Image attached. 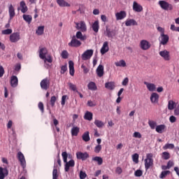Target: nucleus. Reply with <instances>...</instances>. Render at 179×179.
I'll return each mask as SVG.
<instances>
[{"label": "nucleus", "mask_w": 179, "mask_h": 179, "mask_svg": "<svg viewBox=\"0 0 179 179\" xmlns=\"http://www.w3.org/2000/svg\"><path fill=\"white\" fill-rule=\"evenodd\" d=\"M93 52L94 50L90 49V50H87L85 52H84L81 56V58L83 61H87V59H90L92 57H93Z\"/></svg>", "instance_id": "423d86ee"}, {"label": "nucleus", "mask_w": 179, "mask_h": 179, "mask_svg": "<svg viewBox=\"0 0 179 179\" xmlns=\"http://www.w3.org/2000/svg\"><path fill=\"white\" fill-rule=\"evenodd\" d=\"M62 58H63L64 59H68V56L69 55V54L68 53V51L66 50H63L62 52Z\"/></svg>", "instance_id": "864d4df0"}, {"label": "nucleus", "mask_w": 179, "mask_h": 179, "mask_svg": "<svg viewBox=\"0 0 179 179\" xmlns=\"http://www.w3.org/2000/svg\"><path fill=\"white\" fill-rule=\"evenodd\" d=\"M58 125H59V122L58 121V120H57V118H55V116H53V123L51 124V127H52V131L55 134V129H56L57 132L60 131V129L58 127Z\"/></svg>", "instance_id": "f8f14e48"}, {"label": "nucleus", "mask_w": 179, "mask_h": 179, "mask_svg": "<svg viewBox=\"0 0 179 179\" xmlns=\"http://www.w3.org/2000/svg\"><path fill=\"white\" fill-rule=\"evenodd\" d=\"M75 24L76 29H77V30H80L82 33H85V31H87V27L86 26V22H85V21L75 22Z\"/></svg>", "instance_id": "7ed1b4c3"}, {"label": "nucleus", "mask_w": 179, "mask_h": 179, "mask_svg": "<svg viewBox=\"0 0 179 179\" xmlns=\"http://www.w3.org/2000/svg\"><path fill=\"white\" fill-rule=\"evenodd\" d=\"M110 48H108V42L105 41L101 48V55H104L106 52H108Z\"/></svg>", "instance_id": "dca6fc26"}, {"label": "nucleus", "mask_w": 179, "mask_h": 179, "mask_svg": "<svg viewBox=\"0 0 179 179\" xmlns=\"http://www.w3.org/2000/svg\"><path fill=\"white\" fill-rule=\"evenodd\" d=\"M17 157L20 162V165L22 166V167L24 169L26 167V159H24V155H23V153H22V152H18Z\"/></svg>", "instance_id": "6e6552de"}, {"label": "nucleus", "mask_w": 179, "mask_h": 179, "mask_svg": "<svg viewBox=\"0 0 179 179\" xmlns=\"http://www.w3.org/2000/svg\"><path fill=\"white\" fill-rule=\"evenodd\" d=\"M151 103H159V94L153 92L150 96Z\"/></svg>", "instance_id": "a878e982"}, {"label": "nucleus", "mask_w": 179, "mask_h": 179, "mask_svg": "<svg viewBox=\"0 0 179 179\" xmlns=\"http://www.w3.org/2000/svg\"><path fill=\"white\" fill-rule=\"evenodd\" d=\"M87 177V175L85 172H83V171H80V179H85Z\"/></svg>", "instance_id": "e2e57ef3"}, {"label": "nucleus", "mask_w": 179, "mask_h": 179, "mask_svg": "<svg viewBox=\"0 0 179 179\" xmlns=\"http://www.w3.org/2000/svg\"><path fill=\"white\" fill-rule=\"evenodd\" d=\"M62 156L63 157L64 163H66L64 165V171L66 173H68V171H69L70 167H75V161L71 159L68 162V153L66 152H63L62 153Z\"/></svg>", "instance_id": "f257e3e1"}, {"label": "nucleus", "mask_w": 179, "mask_h": 179, "mask_svg": "<svg viewBox=\"0 0 179 179\" xmlns=\"http://www.w3.org/2000/svg\"><path fill=\"white\" fill-rule=\"evenodd\" d=\"M22 17L24 20L28 23V24H30L31 23V20H33V17L30 15L24 14Z\"/></svg>", "instance_id": "2f4dec72"}, {"label": "nucleus", "mask_w": 179, "mask_h": 179, "mask_svg": "<svg viewBox=\"0 0 179 179\" xmlns=\"http://www.w3.org/2000/svg\"><path fill=\"white\" fill-rule=\"evenodd\" d=\"M125 24L127 27L129 26H138V22L134 19H129L125 21Z\"/></svg>", "instance_id": "c85d7f7f"}, {"label": "nucleus", "mask_w": 179, "mask_h": 179, "mask_svg": "<svg viewBox=\"0 0 179 179\" xmlns=\"http://www.w3.org/2000/svg\"><path fill=\"white\" fill-rule=\"evenodd\" d=\"M76 38H78V40H80L81 41H85V40H86V38H87V37L86 36V35H83V34H82V31H78L76 32Z\"/></svg>", "instance_id": "b1692460"}, {"label": "nucleus", "mask_w": 179, "mask_h": 179, "mask_svg": "<svg viewBox=\"0 0 179 179\" xmlns=\"http://www.w3.org/2000/svg\"><path fill=\"white\" fill-rule=\"evenodd\" d=\"M93 162H96L99 166H101L103 164V158L101 157H95L92 158Z\"/></svg>", "instance_id": "ea45409f"}, {"label": "nucleus", "mask_w": 179, "mask_h": 179, "mask_svg": "<svg viewBox=\"0 0 179 179\" xmlns=\"http://www.w3.org/2000/svg\"><path fill=\"white\" fill-rule=\"evenodd\" d=\"M76 157L78 160L85 161L87 159H89L90 156L87 152H76Z\"/></svg>", "instance_id": "9b49d317"}, {"label": "nucleus", "mask_w": 179, "mask_h": 179, "mask_svg": "<svg viewBox=\"0 0 179 179\" xmlns=\"http://www.w3.org/2000/svg\"><path fill=\"white\" fill-rule=\"evenodd\" d=\"M169 121L171 122V124H174V122H176L177 121V117H176L174 115H171L169 117Z\"/></svg>", "instance_id": "69168bd1"}, {"label": "nucleus", "mask_w": 179, "mask_h": 179, "mask_svg": "<svg viewBox=\"0 0 179 179\" xmlns=\"http://www.w3.org/2000/svg\"><path fill=\"white\" fill-rule=\"evenodd\" d=\"M133 10H134V12L141 13L142 10H143V7H142L141 4L138 3V2L134 1Z\"/></svg>", "instance_id": "2eb2a0df"}, {"label": "nucleus", "mask_w": 179, "mask_h": 179, "mask_svg": "<svg viewBox=\"0 0 179 179\" xmlns=\"http://www.w3.org/2000/svg\"><path fill=\"white\" fill-rule=\"evenodd\" d=\"M69 73L71 76H73L75 75V67L73 62L69 61Z\"/></svg>", "instance_id": "bb28decb"}, {"label": "nucleus", "mask_w": 179, "mask_h": 179, "mask_svg": "<svg viewBox=\"0 0 179 179\" xmlns=\"http://www.w3.org/2000/svg\"><path fill=\"white\" fill-rule=\"evenodd\" d=\"M133 137L141 139V138H142V134H141L138 131H135L133 134Z\"/></svg>", "instance_id": "bf43d9fd"}, {"label": "nucleus", "mask_w": 179, "mask_h": 179, "mask_svg": "<svg viewBox=\"0 0 179 179\" xmlns=\"http://www.w3.org/2000/svg\"><path fill=\"white\" fill-rule=\"evenodd\" d=\"M159 54L160 57L164 59V61H170L171 59L170 52H169L167 50L160 51Z\"/></svg>", "instance_id": "0eeeda50"}, {"label": "nucleus", "mask_w": 179, "mask_h": 179, "mask_svg": "<svg viewBox=\"0 0 179 179\" xmlns=\"http://www.w3.org/2000/svg\"><path fill=\"white\" fill-rule=\"evenodd\" d=\"M57 98L55 96H52L50 99V105L52 107H54L55 106V101H57Z\"/></svg>", "instance_id": "603ef678"}, {"label": "nucleus", "mask_w": 179, "mask_h": 179, "mask_svg": "<svg viewBox=\"0 0 179 179\" xmlns=\"http://www.w3.org/2000/svg\"><path fill=\"white\" fill-rule=\"evenodd\" d=\"M116 20H122L127 17V13L125 11H120L115 13Z\"/></svg>", "instance_id": "a211bd4d"}, {"label": "nucleus", "mask_w": 179, "mask_h": 179, "mask_svg": "<svg viewBox=\"0 0 179 179\" xmlns=\"http://www.w3.org/2000/svg\"><path fill=\"white\" fill-rule=\"evenodd\" d=\"M115 66H122L123 68H125L127 66V63L125 62V60L122 59L119 62H117L115 63Z\"/></svg>", "instance_id": "4c0bfd02"}, {"label": "nucleus", "mask_w": 179, "mask_h": 179, "mask_svg": "<svg viewBox=\"0 0 179 179\" xmlns=\"http://www.w3.org/2000/svg\"><path fill=\"white\" fill-rule=\"evenodd\" d=\"M59 175H58V169H54L52 171V179H58V177Z\"/></svg>", "instance_id": "8fccbe9b"}, {"label": "nucleus", "mask_w": 179, "mask_h": 179, "mask_svg": "<svg viewBox=\"0 0 179 179\" xmlns=\"http://www.w3.org/2000/svg\"><path fill=\"white\" fill-rule=\"evenodd\" d=\"M129 82V79L128 78H125L122 82V86H127Z\"/></svg>", "instance_id": "774afa93"}, {"label": "nucleus", "mask_w": 179, "mask_h": 179, "mask_svg": "<svg viewBox=\"0 0 179 179\" xmlns=\"http://www.w3.org/2000/svg\"><path fill=\"white\" fill-rule=\"evenodd\" d=\"M10 83L12 87H17L19 83V80L17 79V77L16 76H11Z\"/></svg>", "instance_id": "f3484780"}, {"label": "nucleus", "mask_w": 179, "mask_h": 179, "mask_svg": "<svg viewBox=\"0 0 179 179\" xmlns=\"http://www.w3.org/2000/svg\"><path fill=\"white\" fill-rule=\"evenodd\" d=\"M105 87L108 89V90H114V89H115V83L114 81L106 83Z\"/></svg>", "instance_id": "412c9836"}, {"label": "nucleus", "mask_w": 179, "mask_h": 179, "mask_svg": "<svg viewBox=\"0 0 179 179\" xmlns=\"http://www.w3.org/2000/svg\"><path fill=\"white\" fill-rule=\"evenodd\" d=\"M162 157L164 160H169L170 159V153L168 152H162Z\"/></svg>", "instance_id": "49530a36"}, {"label": "nucleus", "mask_w": 179, "mask_h": 179, "mask_svg": "<svg viewBox=\"0 0 179 179\" xmlns=\"http://www.w3.org/2000/svg\"><path fill=\"white\" fill-rule=\"evenodd\" d=\"M164 150H167V149H174V144L173 143H166L163 147Z\"/></svg>", "instance_id": "de8ad7c7"}, {"label": "nucleus", "mask_w": 179, "mask_h": 179, "mask_svg": "<svg viewBox=\"0 0 179 179\" xmlns=\"http://www.w3.org/2000/svg\"><path fill=\"white\" fill-rule=\"evenodd\" d=\"M174 108H176V102H174L173 100L169 101L168 109L174 110Z\"/></svg>", "instance_id": "79ce46f5"}, {"label": "nucleus", "mask_w": 179, "mask_h": 179, "mask_svg": "<svg viewBox=\"0 0 179 179\" xmlns=\"http://www.w3.org/2000/svg\"><path fill=\"white\" fill-rule=\"evenodd\" d=\"M56 1L59 6H61L62 8H69V6H71V4L65 1V0H56Z\"/></svg>", "instance_id": "393cba45"}, {"label": "nucleus", "mask_w": 179, "mask_h": 179, "mask_svg": "<svg viewBox=\"0 0 179 179\" xmlns=\"http://www.w3.org/2000/svg\"><path fill=\"white\" fill-rule=\"evenodd\" d=\"M150 47H152V45H150V43H149V41L146 40H142L140 42V48H141V50H143L144 51L149 50Z\"/></svg>", "instance_id": "1a4fd4ad"}, {"label": "nucleus", "mask_w": 179, "mask_h": 179, "mask_svg": "<svg viewBox=\"0 0 179 179\" xmlns=\"http://www.w3.org/2000/svg\"><path fill=\"white\" fill-rule=\"evenodd\" d=\"M115 173L116 174H118V175L122 174V168L117 166L115 169Z\"/></svg>", "instance_id": "338daca9"}, {"label": "nucleus", "mask_w": 179, "mask_h": 179, "mask_svg": "<svg viewBox=\"0 0 179 179\" xmlns=\"http://www.w3.org/2000/svg\"><path fill=\"white\" fill-rule=\"evenodd\" d=\"M19 40H20V34H19L18 32L13 33L10 36V41L11 43H17Z\"/></svg>", "instance_id": "ddd939ff"}, {"label": "nucleus", "mask_w": 179, "mask_h": 179, "mask_svg": "<svg viewBox=\"0 0 179 179\" xmlns=\"http://www.w3.org/2000/svg\"><path fill=\"white\" fill-rule=\"evenodd\" d=\"M36 34L38 36H43V34H44V26L38 27L36 29Z\"/></svg>", "instance_id": "58836bf2"}, {"label": "nucleus", "mask_w": 179, "mask_h": 179, "mask_svg": "<svg viewBox=\"0 0 179 179\" xmlns=\"http://www.w3.org/2000/svg\"><path fill=\"white\" fill-rule=\"evenodd\" d=\"M79 131H80V129L79 127H73L72 129H71V135L73 136H78V134H79Z\"/></svg>", "instance_id": "f704fd0d"}, {"label": "nucleus", "mask_w": 179, "mask_h": 179, "mask_svg": "<svg viewBox=\"0 0 179 179\" xmlns=\"http://www.w3.org/2000/svg\"><path fill=\"white\" fill-rule=\"evenodd\" d=\"M83 141L84 142H89L90 141V136L89 135V131H86L83 134Z\"/></svg>", "instance_id": "e433bc0d"}, {"label": "nucleus", "mask_w": 179, "mask_h": 179, "mask_svg": "<svg viewBox=\"0 0 179 179\" xmlns=\"http://www.w3.org/2000/svg\"><path fill=\"white\" fill-rule=\"evenodd\" d=\"M101 151V145H97L94 150V152L95 153H100V152Z\"/></svg>", "instance_id": "13d9d810"}, {"label": "nucleus", "mask_w": 179, "mask_h": 179, "mask_svg": "<svg viewBox=\"0 0 179 179\" xmlns=\"http://www.w3.org/2000/svg\"><path fill=\"white\" fill-rule=\"evenodd\" d=\"M69 47H73L75 48H78V47H80L82 45V42L78 40L75 36L72 37V39L70 43L68 44Z\"/></svg>", "instance_id": "39448f33"}, {"label": "nucleus", "mask_w": 179, "mask_h": 179, "mask_svg": "<svg viewBox=\"0 0 179 179\" xmlns=\"http://www.w3.org/2000/svg\"><path fill=\"white\" fill-rule=\"evenodd\" d=\"M132 159L134 163H139V155H138L137 153H135L132 155Z\"/></svg>", "instance_id": "09e8293b"}, {"label": "nucleus", "mask_w": 179, "mask_h": 179, "mask_svg": "<svg viewBox=\"0 0 179 179\" xmlns=\"http://www.w3.org/2000/svg\"><path fill=\"white\" fill-rule=\"evenodd\" d=\"M94 124L97 128H103V127H104V122L99 120H95Z\"/></svg>", "instance_id": "c9c22d12"}, {"label": "nucleus", "mask_w": 179, "mask_h": 179, "mask_svg": "<svg viewBox=\"0 0 179 179\" xmlns=\"http://www.w3.org/2000/svg\"><path fill=\"white\" fill-rule=\"evenodd\" d=\"M148 125H150L151 129H155L156 128V126L157 125V123L153 120H150L148 122Z\"/></svg>", "instance_id": "3c124183"}, {"label": "nucleus", "mask_w": 179, "mask_h": 179, "mask_svg": "<svg viewBox=\"0 0 179 179\" xmlns=\"http://www.w3.org/2000/svg\"><path fill=\"white\" fill-rule=\"evenodd\" d=\"M96 74L99 78H101L104 75V66L100 64L96 69Z\"/></svg>", "instance_id": "4be33fe9"}, {"label": "nucleus", "mask_w": 179, "mask_h": 179, "mask_svg": "<svg viewBox=\"0 0 179 179\" xmlns=\"http://www.w3.org/2000/svg\"><path fill=\"white\" fill-rule=\"evenodd\" d=\"M143 174V172L142 171V170H136L135 172H134V176L135 177H142V175Z\"/></svg>", "instance_id": "5fc2aeb1"}, {"label": "nucleus", "mask_w": 179, "mask_h": 179, "mask_svg": "<svg viewBox=\"0 0 179 179\" xmlns=\"http://www.w3.org/2000/svg\"><path fill=\"white\" fill-rule=\"evenodd\" d=\"M159 5L164 10H173V5L166 1H159Z\"/></svg>", "instance_id": "20e7f679"}, {"label": "nucleus", "mask_w": 179, "mask_h": 179, "mask_svg": "<svg viewBox=\"0 0 179 179\" xmlns=\"http://www.w3.org/2000/svg\"><path fill=\"white\" fill-rule=\"evenodd\" d=\"M99 29L100 25L99 24V20H96L92 24V30L94 31V33H99Z\"/></svg>", "instance_id": "7c9ffc66"}, {"label": "nucleus", "mask_w": 179, "mask_h": 179, "mask_svg": "<svg viewBox=\"0 0 179 179\" xmlns=\"http://www.w3.org/2000/svg\"><path fill=\"white\" fill-rule=\"evenodd\" d=\"M87 86L89 90H97V86H96V83L94 82H90Z\"/></svg>", "instance_id": "c03bdc74"}, {"label": "nucleus", "mask_w": 179, "mask_h": 179, "mask_svg": "<svg viewBox=\"0 0 179 179\" xmlns=\"http://www.w3.org/2000/svg\"><path fill=\"white\" fill-rule=\"evenodd\" d=\"M68 85L69 87L70 90H72L73 92H76V93L78 92V87H76V85H75L72 83H69Z\"/></svg>", "instance_id": "a19ab883"}, {"label": "nucleus", "mask_w": 179, "mask_h": 179, "mask_svg": "<svg viewBox=\"0 0 179 179\" xmlns=\"http://www.w3.org/2000/svg\"><path fill=\"white\" fill-rule=\"evenodd\" d=\"M38 106L41 113H44V104L43 102H39Z\"/></svg>", "instance_id": "0e129e2a"}, {"label": "nucleus", "mask_w": 179, "mask_h": 179, "mask_svg": "<svg viewBox=\"0 0 179 179\" xmlns=\"http://www.w3.org/2000/svg\"><path fill=\"white\" fill-rule=\"evenodd\" d=\"M170 171H164L161 173V174L159 175V178L163 179V178H166V177H167V176H169L170 174Z\"/></svg>", "instance_id": "a18cd8bd"}, {"label": "nucleus", "mask_w": 179, "mask_h": 179, "mask_svg": "<svg viewBox=\"0 0 179 179\" xmlns=\"http://www.w3.org/2000/svg\"><path fill=\"white\" fill-rule=\"evenodd\" d=\"M144 85H145L148 90L149 92H155L156 90V85L150 83H148L146 81L144 82Z\"/></svg>", "instance_id": "aec40b11"}, {"label": "nucleus", "mask_w": 179, "mask_h": 179, "mask_svg": "<svg viewBox=\"0 0 179 179\" xmlns=\"http://www.w3.org/2000/svg\"><path fill=\"white\" fill-rule=\"evenodd\" d=\"M164 129H166V125L165 124H159L156 127L155 131L158 134H163V132H164Z\"/></svg>", "instance_id": "cd10ccee"}, {"label": "nucleus", "mask_w": 179, "mask_h": 179, "mask_svg": "<svg viewBox=\"0 0 179 179\" xmlns=\"http://www.w3.org/2000/svg\"><path fill=\"white\" fill-rule=\"evenodd\" d=\"M41 87L43 90H48L50 89V80L45 78L41 81Z\"/></svg>", "instance_id": "9d476101"}, {"label": "nucleus", "mask_w": 179, "mask_h": 179, "mask_svg": "<svg viewBox=\"0 0 179 179\" xmlns=\"http://www.w3.org/2000/svg\"><path fill=\"white\" fill-rule=\"evenodd\" d=\"M20 5V7L22 8L21 12L22 13H26V12H27L28 10L27 6H26V3L24 1H22Z\"/></svg>", "instance_id": "72a5a7b5"}, {"label": "nucleus", "mask_w": 179, "mask_h": 179, "mask_svg": "<svg viewBox=\"0 0 179 179\" xmlns=\"http://www.w3.org/2000/svg\"><path fill=\"white\" fill-rule=\"evenodd\" d=\"M44 63L45 64V62H49V64H52V57L51 56H48V58L46 57V56L45 57L44 59Z\"/></svg>", "instance_id": "6e6d98bb"}, {"label": "nucleus", "mask_w": 179, "mask_h": 179, "mask_svg": "<svg viewBox=\"0 0 179 179\" xmlns=\"http://www.w3.org/2000/svg\"><path fill=\"white\" fill-rule=\"evenodd\" d=\"M66 71H68V67H67L66 64L62 66L61 71H60L61 73L64 74V73H65V72H66Z\"/></svg>", "instance_id": "052dcab7"}, {"label": "nucleus", "mask_w": 179, "mask_h": 179, "mask_svg": "<svg viewBox=\"0 0 179 179\" xmlns=\"http://www.w3.org/2000/svg\"><path fill=\"white\" fill-rule=\"evenodd\" d=\"M84 120L87 121H92L93 120V113L92 112L87 111L84 115Z\"/></svg>", "instance_id": "c756f323"}, {"label": "nucleus", "mask_w": 179, "mask_h": 179, "mask_svg": "<svg viewBox=\"0 0 179 179\" xmlns=\"http://www.w3.org/2000/svg\"><path fill=\"white\" fill-rule=\"evenodd\" d=\"M1 34H4V35L12 34V29H7L3 30L1 31Z\"/></svg>", "instance_id": "4d7b16f0"}, {"label": "nucleus", "mask_w": 179, "mask_h": 179, "mask_svg": "<svg viewBox=\"0 0 179 179\" xmlns=\"http://www.w3.org/2000/svg\"><path fill=\"white\" fill-rule=\"evenodd\" d=\"M5 173H3V168L0 167V179H4L6 176H8V169H4Z\"/></svg>", "instance_id": "473e14b6"}, {"label": "nucleus", "mask_w": 179, "mask_h": 179, "mask_svg": "<svg viewBox=\"0 0 179 179\" xmlns=\"http://www.w3.org/2000/svg\"><path fill=\"white\" fill-rule=\"evenodd\" d=\"M87 106H88V107H96V103L93 102L92 100H90L87 101Z\"/></svg>", "instance_id": "680f3d73"}, {"label": "nucleus", "mask_w": 179, "mask_h": 179, "mask_svg": "<svg viewBox=\"0 0 179 179\" xmlns=\"http://www.w3.org/2000/svg\"><path fill=\"white\" fill-rule=\"evenodd\" d=\"M106 36L109 38H113V37L115 36V33L114 32V31H110V29H106Z\"/></svg>", "instance_id": "37998d69"}, {"label": "nucleus", "mask_w": 179, "mask_h": 179, "mask_svg": "<svg viewBox=\"0 0 179 179\" xmlns=\"http://www.w3.org/2000/svg\"><path fill=\"white\" fill-rule=\"evenodd\" d=\"M8 13H9V16H10V20H12V19H13V17H15V8H13V6L12 4H10L8 7Z\"/></svg>", "instance_id": "5701e85b"}, {"label": "nucleus", "mask_w": 179, "mask_h": 179, "mask_svg": "<svg viewBox=\"0 0 179 179\" xmlns=\"http://www.w3.org/2000/svg\"><path fill=\"white\" fill-rule=\"evenodd\" d=\"M153 166V154H147L146 159H145V170H149L150 167Z\"/></svg>", "instance_id": "f03ea898"}, {"label": "nucleus", "mask_w": 179, "mask_h": 179, "mask_svg": "<svg viewBox=\"0 0 179 179\" xmlns=\"http://www.w3.org/2000/svg\"><path fill=\"white\" fill-rule=\"evenodd\" d=\"M39 58L41 59H44L45 57H47V54H48V50L45 48H41L39 49Z\"/></svg>", "instance_id": "4468645a"}, {"label": "nucleus", "mask_w": 179, "mask_h": 179, "mask_svg": "<svg viewBox=\"0 0 179 179\" xmlns=\"http://www.w3.org/2000/svg\"><path fill=\"white\" fill-rule=\"evenodd\" d=\"M169 35H166L164 34H161V41H160V44L162 45H166L169 43Z\"/></svg>", "instance_id": "6ab92c4d"}]
</instances>
